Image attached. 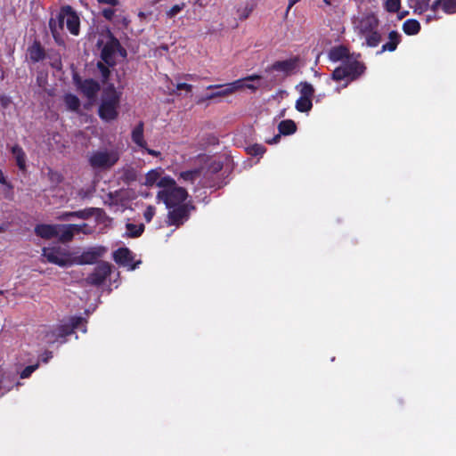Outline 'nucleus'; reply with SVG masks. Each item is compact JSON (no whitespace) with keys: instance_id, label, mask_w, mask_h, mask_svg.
<instances>
[{"instance_id":"1","label":"nucleus","mask_w":456,"mask_h":456,"mask_svg":"<svg viewBox=\"0 0 456 456\" xmlns=\"http://www.w3.org/2000/svg\"><path fill=\"white\" fill-rule=\"evenodd\" d=\"M158 187L162 189L158 192L157 199L161 200L168 209L183 205L188 197L187 191L177 186L175 180L169 175L163 176L159 181Z\"/></svg>"},{"instance_id":"2","label":"nucleus","mask_w":456,"mask_h":456,"mask_svg":"<svg viewBox=\"0 0 456 456\" xmlns=\"http://www.w3.org/2000/svg\"><path fill=\"white\" fill-rule=\"evenodd\" d=\"M365 70L366 66L363 62L351 57L345 60L332 71L330 78L336 82L344 81L342 87L346 88L351 82L357 80L363 75Z\"/></svg>"},{"instance_id":"3","label":"nucleus","mask_w":456,"mask_h":456,"mask_svg":"<svg viewBox=\"0 0 456 456\" xmlns=\"http://www.w3.org/2000/svg\"><path fill=\"white\" fill-rule=\"evenodd\" d=\"M119 104L120 93L112 85L106 87L98 109L100 118L105 122L115 120L118 116Z\"/></svg>"},{"instance_id":"4","label":"nucleus","mask_w":456,"mask_h":456,"mask_svg":"<svg viewBox=\"0 0 456 456\" xmlns=\"http://www.w3.org/2000/svg\"><path fill=\"white\" fill-rule=\"evenodd\" d=\"M42 256L48 263L56 265L60 267H69L74 265V253L66 248L54 246L51 248H44Z\"/></svg>"},{"instance_id":"5","label":"nucleus","mask_w":456,"mask_h":456,"mask_svg":"<svg viewBox=\"0 0 456 456\" xmlns=\"http://www.w3.org/2000/svg\"><path fill=\"white\" fill-rule=\"evenodd\" d=\"M261 77L259 75H250L242 79H237L232 83H228L226 85H210L207 87L208 90L210 89H217L223 88L219 91L214 92L210 94L207 95V99L211 100L216 97H224L230 95L236 91L242 89L244 85V80H259Z\"/></svg>"},{"instance_id":"6","label":"nucleus","mask_w":456,"mask_h":456,"mask_svg":"<svg viewBox=\"0 0 456 456\" xmlns=\"http://www.w3.org/2000/svg\"><path fill=\"white\" fill-rule=\"evenodd\" d=\"M119 159L118 152L114 151H96L89 157V164L93 168L110 169Z\"/></svg>"},{"instance_id":"7","label":"nucleus","mask_w":456,"mask_h":456,"mask_svg":"<svg viewBox=\"0 0 456 456\" xmlns=\"http://www.w3.org/2000/svg\"><path fill=\"white\" fill-rule=\"evenodd\" d=\"M297 89H298L300 96L296 101L295 108L299 112H308L313 108V97L314 95V86L305 81L300 82L297 86Z\"/></svg>"},{"instance_id":"8","label":"nucleus","mask_w":456,"mask_h":456,"mask_svg":"<svg viewBox=\"0 0 456 456\" xmlns=\"http://www.w3.org/2000/svg\"><path fill=\"white\" fill-rule=\"evenodd\" d=\"M72 79L77 89L89 100L94 99L100 91V84L93 78L83 79L77 73H74Z\"/></svg>"},{"instance_id":"9","label":"nucleus","mask_w":456,"mask_h":456,"mask_svg":"<svg viewBox=\"0 0 456 456\" xmlns=\"http://www.w3.org/2000/svg\"><path fill=\"white\" fill-rule=\"evenodd\" d=\"M118 47H120L119 40L111 32H109L108 39L101 51L102 61L108 66L114 67L117 63L116 53Z\"/></svg>"},{"instance_id":"10","label":"nucleus","mask_w":456,"mask_h":456,"mask_svg":"<svg viewBox=\"0 0 456 456\" xmlns=\"http://www.w3.org/2000/svg\"><path fill=\"white\" fill-rule=\"evenodd\" d=\"M112 265L106 261L97 264L93 273L86 279V282L93 286H101L111 273Z\"/></svg>"},{"instance_id":"11","label":"nucleus","mask_w":456,"mask_h":456,"mask_svg":"<svg viewBox=\"0 0 456 456\" xmlns=\"http://www.w3.org/2000/svg\"><path fill=\"white\" fill-rule=\"evenodd\" d=\"M189 216V204L175 206L168 211L167 224L168 225H175L178 227L188 220Z\"/></svg>"},{"instance_id":"12","label":"nucleus","mask_w":456,"mask_h":456,"mask_svg":"<svg viewBox=\"0 0 456 456\" xmlns=\"http://www.w3.org/2000/svg\"><path fill=\"white\" fill-rule=\"evenodd\" d=\"M299 65V57L295 56L283 61H274L269 68L272 71L282 73L285 77H289L296 73Z\"/></svg>"},{"instance_id":"13","label":"nucleus","mask_w":456,"mask_h":456,"mask_svg":"<svg viewBox=\"0 0 456 456\" xmlns=\"http://www.w3.org/2000/svg\"><path fill=\"white\" fill-rule=\"evenodd\" d=\"M105 251V248L97 247L84 251L80 256L74 255V265H93L103 256Z\"/></svg>"},{"instance_id":"14","label":"nucleus","mask_w":456,"mask_h":456,"mask_svg":"<svg viewBox=\"0 0 456 456\" xmlns=\"http://www.w3.org/2000/svg\"><path fill=\"white\" fill-rule=\"evenodd\" d=\"M87 227L86 224H59V240L62 243L69 242L73 240L75 233L84 232L86 233L85 228Z\"/></svg>"},{"instance_id":"15","label":"nucleus","mask_w":456,"mask_h":456,"mask_svg":"<svg viewBox=\"0 0 456 456\" xmlns=\"http://www.w3.org/2000/svg\"><path fill=\"white\" fill-rule=\"evenodd\" d=\"M62 13L65 14V24L68 30L74 36H77L80 31V20L77 12L71 6L66 5L62 7Z\"/></svg>"},{"instance_id":"16","label":"nucleus","mask_w":456,"mask_h":456,"mask_svg":"<svg viewBox=\"0 0 456 456\" xmlns=\"http://www.w3.org/2000/svg\"><path fill=\"white\" fill-rule=\"evenodd\" d=\"M113 260L119 265L130 266L131 270L136 268V265H132L134 261L133 252L128 248H119L113 252Z\"/></svg>"},{"instance_id":"17","label":"nucleus","mask_w":456,"mask_h":456,"mask_svg":"<svg viewBox=\"0 0 456 456\" xmlns=\"http://www.w3.org/2000/svg\"><path fill=\"white\" fill-rule=\"evenodd\" d=\"M72 334L71 328L68 324H61L46 334L47 343L53 344L56 342H64L67 336Z\"/></svg>"},{"instance_id":"18","label":"nucleus","mask_w":456,"mask_h":456,"mask_svg":"<svg viewBox=\"0 0 456 456\" xmlns=\"http://www.w3.org/2000/svg\"><path fill=\"white\" fill-rule=\"evenodd\" d=\"M34 232L37 236L42 239L51 240L59 235V224H37Z\"/></svg>"},{"instance_id":"19","label":"nucleus","mask_w":456,"mask_h":456,"mask_svg":"<svg viewBox=\"0 0 456 456\" xmlns=\"http://www.w3.org/2000/svg\"><path fill=\"white\" fill-rule=\"evenodd\" d=\"M27 53L29 58V61L32 63H37L41 61H43L45 56V50L42 46L40 41L34 40L33 43L28 47Z\"/></svg>"},{"instance_id":"20","label":"nucleus","mask_w":456,"mask_h":456,"mask_svg":"<svg viewBox=\"0 0 456 456\" xmlns=\"http://www.w3.org/2000/svg\"><path fill=\"white\" fill-rule=\"evenodd\" d=\"M379 24V19L375 14L370 13L362 17L359 23V30L362 35H365L369 32L378 29Z\"/></svg>"},{"instance_id":"21","label":"nucleus","mask_w":456,"mask_h":456,"mask_svg":"<svg viewBox=\"0 0 456 456\" xmlns=\"http://www.w3.org/2000/svg\"><path fill=\"white\" fill-rule=\"evenodd\" d=\"M329 59L333 61H344L345 60H348L353 55L350 54L348 47L343 45H336L330 48L328 53Z\"/></svg>"},{"instance_id":"22","label":"nucleus","mask_w":456,"mask_h":456,"mask_svg":"<svg viewBox=\"0 0 456 456\" xmlns=\"http://www.w3.org/2000/svg\"><path fill=\"white\" fill-rule=\"evenodd\" d=\"M18 384L19 383L16 382L15 379H13L9 373L4 372L0 369V397L4 395Z\"/></svg>"},{"instance_id":"23","label":"nucleus","mask_w":456,"mask_h":456,"mask_svg":"<svg viewBox=\"0 0 456 456\" xmlns=\"http://www.w3.org/2000/svg\"><path fill=\"white\" fill-rule=\"evenodd\" d=\"M388 39L389 41L382 45L381 50L378 53L395 51L401 42V35L397 31L392 30L388 34Z\"/></svg>"},{"instance_id":"24","label":"nucleus","mask_w":456,"mask_h":456,"mask_svg":"<svg viewBox=\"0 0 456 456\" xmlns=\"http://www.w3.org/2000/svg\"><path fill=\"white\" fill-rule=\"evenodd\" d=\"M144 124L140 121L133 129L131 134L132 141L142 149H146V142L143 138Z\"/></svg>"},{"instance_id":"25","label":"nucleus","mask_w":456,"mask_h":456,"mask_svg":"<svg viewBox=\"0 0 456 456\" xmlns=\"http://www.w3.org/2000/svg\"><path fill=\"white\" fill-rule=\"evenodd\" d=\"M11 152L15 159L16 165L18 166L19 169L25 171L27 167L26 153L24 152L23 149L19 144H15L12 147Z\"/></svg>"},{"instance_id":"26","label":"nucleus","mask_w":456,"mask_h":456,"mask_svg":"<svg viewBox=\"0 0 456 456\" xmlns=\"http://www.w3.org/2000/svg\"><path fill=\"white\" fill-rule=\"evenodd\" d=\"M163 173L162 168H154L148 171L145 175V181L143 185L147 187H152L153 185L158 186L159 181L162 178L161 174Z\"/></svg>"},{"instance_id":"27","label":"nucleus","mask_w":456,"mask_h":456,"mask_svg":"<svg viewBox=\"0 0 456 456\" xmlns=\"http://www.w3.org/2000/svg\"><path fill=\"white\" fill-rule=\"evenodd\" d=\"M278 130L280 134L290 135L297 131V125L292 119H285L279 123Z\"/></svg>"},{"instance_id":"28","label":"nucleus","mask_w":456,"mask_h":456,"mask_svg":"<svg viewBox=\"0 0 456 456\" xmlns=\"http://www.w3.org/2000/svg\"><path fill=\"white\" fill-rule=\"evenodd\" d=\"M403 30L408 36L416 35L420 30V24L417 20L409 19L403 22Z\"/></svg>"},{"instance_id":"29","label":"nucleus","mask_w":456,"mask_h":456,"mask_svg":"<svg viewBox=\"0 0 456 456\" xmlns=\"http://www.w3.org/2000/svg\"><path fill=\"white\" fill-rule=\"evenodd\" d=\"M126 236L129 238L140 237L143 233L144 229H145L143 224H134L132 223H127L126 224Z\"/></svg>"},{"instance_id":"30","label":"nucleus","mask_w":456,"mask_h":456,"mask_svg":"<svg viewBox=\"0 0 456 456\" xmlns=\"http://www.w3.org/2000/svg\"><path fill=\"white\" fill-rule=\"evenodd\" d=\"M64 102L67 108L72 111H77L80 108V100L72 94H67L64 96Z\"/></svg>"},{"instance_id":"31","label":"nucleus","mask_w":456,"mask_h":456,"mask_svg":"<svg viewBox=\"0 0 456 456\" xmlns=\"http://www.w3.org/2000/svg\"><path fill=\"white\" fill-rule=\"evenodd\" d=\"M363 36L365 37L366 45L370 47L378 46L382 39L381 35L378 29L369 32Z\"/></svg>"},{"instance_id":"32","label":"nucleus","mask_w":456,"mask_h":456,"mask_svg":"<svg viewBox=\"0 0 456 456\" xmlns=\"http://www.w3.org/2000/svg\"><path fill=\"white\" fill-rule=\"evenodd\" d=\"M200 176V171L197 169L183 171L179 174L178 179L185 183H193Z\"/></svg>"},{"instance_id":"33","label":"nucleus","mask_w":456,"mask_h":456,"mask_svg":"<svg viewBox=\"0 0 456 456\" xmlns=\"http://www.w3.org/2000/svg\"><path fill=\"white\" fill-rule=\"evenodd\" d=\"M246 151H247V153L250 156H253V157L260 156L261 157L266 151V149L264 145L256 143V144L248 146L246 149Z\"/></svg>"},{"instance_id":"34","label":"nucleus","mask_w":456,"mask_h":456,"mask_svg":"<svg viewBox=\"0 0 456 456\" xmlns=\"http://www.w3.org/2000/svg\"><path fill=\"white\" fill-rule=\"evenodd\" d=\"M49 28L51 30V33L55 40V42L61 45L64 44L63 39L61 37L60 31L57 30L56 27V21L53 20V18H51L49 20Z\"/></svg>"},{"instance_id":"35","label":"nucleus","mask_w":456,"mask_h":456,"mask_svg":"<svg viewBox=\"0 0 456 456\" xmlns=\"http://www.w3.org/2000/svg\"><path fill=\"white\" fill-rule=\"evenodd\" d=\"M86 322V319L81 316H72L69 319V322L67 323L69 328H71V332L73 333L75 330L80 328Z\"/></svg>"},{"instance_id":"36","label":"nucleus","mask_w":456,"mask_h":456,"mask_svg":"<svg viewBox=\"0 0 456 456\" xmlns=\"http://www.w3.org/2000/svg\"><path fill=\"white\" fill-rule=\"evenodd\" d=\"M96 208H88L78 211H73V215L77 218L88 219L94 215Z\"/></svg>"},{"instance_id":"37","label":"nucleus","mask_w":456,"mask_h":456,"mask_svg":"<svg viewBox=\"0 0 456 456\" xmlns=\"http://www.w3.org/2000/svg\"><path fill=\"white\" fill-rule=\"evenodd\" d=\"M400 7L401 0H387L385 3L386 11L391 13L397 12Z\"/></svg>"},{"instance_id":"38","label":"nucleus","mask_w":456,"mask_h":456,"mask_svg":"<svg viewBox=\"0 0 456 456\" xmlns=\"http://www.w3.org/2000/svg\"><path fill=\"white\" fill-rule=\"evenodd\" d=\"M185 7V3L182 2L180 4L173 5L167 12V17L169 19L175 18L182 10Z\"/></svg>"},{"instance_id":"39","label":"nucleus","mask_w":456,"mask_h":456,"mask_svg":"<svg viewBox=\"0 0 456 456\" xmlns=\"http://www.w3.org/2000/svg\"><path fill=\"white\" fill-rule=\"evenodd\" d=\"M137 174L134 168L126 169L123 173V181L130 183L132 182L136 181Z\"/></svg>"},{"instance_id":"40","label":"nucleus","mask_w":456,"mask_h":456,"mask_svg":"<svg viewBox=\"0 0 456 456\" xmlns=\"http://www.w3.org/2000/svg\"><path fill=\"white\" fill-rule=\"evenodd\" d=\"M39 367V363L37 362L32 365H28L25 367L20 372V379H28L31 376V374Z\"/></svg>"},{"instance_id":"41","label":"nucleus","mask_w":456,"mask_h":456,"mask_svg":"<svg viewBox=\"0 0 456 456\" xmlns=\"http://www.w3.org/2000/svg\"><path fill=\"white\" fill-rule=\"evenodd\" d=\"M444 12L449 14L456 12V0H444Z\"/></svg>"},{"instance_id":"42","label":"nucleus","mask_w":456,"mask_h":456,"mask_svg":"<svg viewBox=\"0 0 456 456\" xmlns=\"http://www.w3.org/2000/svg\"><path fill=\"white\" fill-rule=\"evenodd\" d=\"M110 66H108L105 62H102V61H98L97 62V69H99V71L101 72L102 77L104 79H107L110 75Z\"/></svg>"},{"instance_id":"43","label":"nucleus","mask_w":456,"mask_h":456,"mask_svg":"<svg viewBox=\"0 0 456 456\" xmlns=\"http://www.w3.org/2000/svg\"><path fill=\"white\" fill-rule=\"evenodd\" d=\"M65 19L66 16L64 13H62V8L61 9L60 12L58 13L57 17L53 20L56 21V27L57 30L61 31L63 29L64 24H65Z\"/></svg>"},{"instance_id":"44","label":"nucleus","mask_w":456,"mask_h":456,"mask_svg":"<svg viewBox=\"0 0 456 456\" xmlns=\"http://www.w3.org/2000/svg\"><path fill=\"white\" fill-rule=\"evenodd\" d=\"M155 213H156V208H155V207H153V206H151V205H149V206L146 208V209H145V211H144V213H143V217H144L145 221H146L147 223L151 222V220H152L153 216H155Z\"/></svg>"},{"instance_id":"45","label":"nucleus","mask_w":456,"mask_h":456,"mask_svg":"<svg viewBox=\"0 0 456 456\" xmlns=\"http://www.w3.org/2000/svg\"><path fill=\"white\" fill-rule=\"evenodd\" d=\"M102 15L107 20H112L114 15H115V10L112 8H104L102 11Z\"/></svg>"},{"instance_id":"46","label":"nucleus","mask_w":456,"mask_h":456,"mask_svg":"<svg viewBox=\"0 0 456 456\" xmlns=\"http://www.w3.org/2000/svg\"><path fill=\"white\" fill-rule=\"evenodd\" d=\"M48 175L50 180L53 182L61 183L62 181V175L58 172L50 169Z\"/></svg>"},{"instance_id":"47","label":"nucleus","mask_w":456,"mask_h":456,"mask_svg":"<svg viewBox=\"0 0 456 456\" xmlns=\"http://www.w3.org/2000/svg\"><path fill=\"white\" fill-rule=\"evenodd\" d=\"M440 7L444 10V0H435L431 5V10L436 12Z\"/></svg>"},{"instance_id":"48","label":"nucleus","mask_w":456,"mask_h":456,"mask_svg":"<svg viewBox=\"0 0 456 456\" xmlns=\"http://www.w3.org/2000/svg\"><path fill=\"white\" fill-rule=\"evenodd\" d=\"M176 89L191 92L192 90V86L187 83H178L176 86Z\"/></svg>"},{"instance_id":"49","label":"nucleus","mask_w":456,"mask_h":456,"mask_svg":"<svg viewBox=\"0 0 456 456\" xmlns=\"http://www.w3.org/2000/svg\"><path fill=\"white\" fill-rule=\"evenodd\" d=\"M0 183L3 185H6L9 188H12V184L8 183L6 177L4 176L3 171L0 169Z\"/></svg>"},{"instance_id":"50","label":"nucleus","mask_w":456,"mask_h":456,"mask_svg":"<svg viewBox=\"0 0 456 456\" xmlns=\"http://www.w3.org/2000/svg\"><path fill=\"white\" fill-rule=\"evenodd\" d=\"M99 4H109L111 6H116L119 4L118 0H97Z\"/></svg>"},{"instance_id":"51","label":"nucleus","mask_w":456,"mask_h":456,"mask_svg":"<svg viewBox=\"0 0 456 456\" xmlns=\"http://www.w3.org/2000/svg\"><path fill=\"white\" fill-rule=\"evenodd\" d=\"M71 217H75V216L73 215V211L62 213L61 216H60L59 219H61V220H69Z\"/></svg>"},{"instance_id":"52","label":"nucleus","mask_w":456,"mask_h":456,"mask_svg":"<svg viewBox=\"0 0 456 456\" xmlns=\"http://www.w3.org/2000/svg\"><path fill=\"white\" fill-rule=\"evenodd\" d=\"M53 357V353L51 351H45L42 355V361L44 362H47Z\"/></svg>"},{"instance_id":"53","label":"nucleus","mask_w":456,"mask_h":456,"mask_svg":"<svg viewBox=\"0 0 456 456\" xmlns=\"http://www.w3.org/2000/svg\"><path fill=\"white\" fill-rule=\"evenodd\" d=\"M149 155H151L153 157H159L160 152L152 149H150L146 146V149H143Z\"/></svg>"},{"instance_id":"54","label":"nucleus","mask_w":456,"mask_h":456,"mask_svg":"<svg viewBox=\"0 0 456 456\" xmlns=\"http://www.w3.org/2000/svg\"><path fill=\"white\" fill-rule=\"evenodd\" d=\"M117 53H118L121 57L126 58L127 55L126 50L120 45L118 50H117Z\"/></svg>"},{"instance_id":"55","label":"nucleus","mask_w":456,"mask_h":456,"mask_svg":"<svg viewBox=\"0 0 456 456\" xmlns=\"http://www.w3.org/2000/svg\"><path fill=\"white\" fill-rule=\"evenodd\" d=\"M300 0H289V4H288L287 10H286V13H288L289 11L292 8V6H294Z\"/></svg>"},{"instance_id":"56","label":"nucleus","mask_w":456,"mask_h":456,"mask_svg":"<svg viewBox=\"0 0 456 456\" xmlns=\"http://www.w3.org/2000/svg\"><path fill=\"white\" fill-rule=\"evenodd\" d=\"M280 138H281V134H276L273 139L266 141V142L269 144L276 143L279 142Z\"/></svg>"},{"instance_id":"57","label":"nucleus","mask_w":456,"mask_h":456,"mask_svg":"<svg viewBox=\"0 0 456 456\" xmlns=\"http://www.w3.org/2000/svg\"><path fill=\"white\" fill-rule=\"evenodd\" d=\"M251 12V9H245L244 13L241 15L240 19H247L249 16V13Z\"/></svg>"},{"instance_id":"58","label":"nucleus","mask_w":456,"mask_h":456,"mask_svg":"<svg viewBox=\"0 0 456 456\" xmlns=\"http://www.w3.org/2000/svg\"><path fill=\"white\" fill-rule=\"evenodd\" d=\"M184 77L186 79H188V80H195L196 79V75H194V74H186Z\"/></svg>"},{"instance_id":"59","label":"nucleus","mask_w":456,"mask_h":456,"mask_svg":"<svg viewBox=\"0 0 456 456\" xmlns=\"http://www.w3.org/2000/svg\"><path fill=\"white\" fill-rule=\"evenodd\" d=\"M244 85L245 86L243 87H247V88L251 89L253 91L256 89V87L255 86L251 85V84H245L244 83Z\"/></svg>"},{"instance_id":"60","label":"nucleus","mask_w":456,"mask_h":456,"mask_svg":"<svg viewBox=\"0 0 456 456\" xmlns=\"http://www.w3.org/2000/svg\"><path fill=\"white\" fill-rule=\"evenodd\" d=\"M407 14H408V12H401V13L398 15V18H399V19H403V18H404Z\"/></svg>"},{"instance_id":"61","label":"nucleus","mask_w":456,"mask_h":456,"mask_svg":"<svg viewBox=\"0 0 456 456\" xmlns=\"http://www.w3.org/2000/svg\"><path fill=\"white\" fill-rule=\"evenodd\" d=\"M5 232V226L4 224L0 225V232Z\"/></svg>"},{"instance_id":"62","label":"nucleus","mask_w":456,"mask_h":456,"mask_svg":"<svg viewBox=\"0 0 456 456\" xmlns=\"http://www.w3.org/2000/svg\"><path fill=\"white\" fill-rule=\"evenodd\" d=\"M189 204V208H190V212L191 210H194L195 209V207L191 204V203H188Z\"/></svg>"},{"instance_id":"63","label":"nucleus","mask_w":456,"mask_h":456,"mask_svg":"<svg viewBox=\"0 0 456 456\" xmlns=\"http://www.w3.org/2000/svg\"><path fill=\"white\" fill-rule=\"evenodd\" d=\"M323 2L327 5H330L331 4V0H323Z\"/></svg>"},{"instance_id":"64","label":"nucleus","mask_w":456,"mask_h":456,"mask_svg":"<svg viewBox=\"0 0 456 456\" xmlns=\"http://www.w3.org/2000/svg\"><path fill=\"white\" fill-rule=\"evenodd\" d=\"M196 1V4H198L200 6H203V4L200 3V0H195Z\"/></svg>"}]
</instances>
